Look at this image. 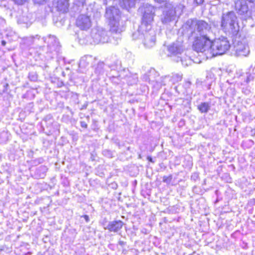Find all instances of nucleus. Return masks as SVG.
<instances>
[{"mask_svg": "<svg viewBox=\"0 0 255 255\" xmlns=\"http://www.w3.org/2000/svg\"><path fill=\"white\" fill-rule=\"evenodd\" d=\"M116 151L109 149H105L102 150V154L104 156L108 158H112L115 157Z\"/></svg>", "mask_w": 255, "mask_h": 255, "instance_id": "nucleus-24", "label": "nucleus"}, {"mask_svg": "<svg viewBox=\"0 0 255 255\" xmlns=\"http://www.w3.org/2000/svg\"><path fill=\"white\" fill-rule=\"evenodd\" d=\"M61 121L63 123L68 124L71 121V117L67 115H63L61 118Z\"/></svg>", "mask_w": 255, "mask_h": 255, "instance_id": "nucleus-38", "label": "nucleus"}, {"mask_svg": "<svg viewBox=\"0 0 255 255\" xmlns=\"http://www.w3.org/2000/svg\"><path fill=\"white\" fill-rule=\"evenodd\" d=\"M48 168L45 165L37 167L31 173L32 177L34 179H43L46 175Z\"/></svg>", "mask_w": 255, "mask_h": 255, "instance_id": "nucleus-17", "label": "nucleus"}, {"mask_svg": "<svg viewBox=\"0 0 255 255\" xmlns=\"http://www.w3.org/2000/svg\"><path fill=\"white\" fill-rule=\"evenodd\" d=\"M53 253L52 250H48L47 251L44 252L43 255H51Z\"/></svg>", "mask_w": 255, "mask_h": 255, "instance_id": "nucleus-51", "label": "nucleus"}, {"mask_svg": "<svg viewBox=\"0 0 255 255\" xmlns=\"http://www.w3.org/2000/svg\"><path fill=\"white\" fill-rule=\"evenodd\" d=\"M195 1L198 4H202L203 1H204V0H195Z\"/></svg>", "mask_w": 255, "mask_h": 255, "instance_id": "nucleus-56", "label": "nucleus"}, {"mask_svg": "<svg viewBox=\"0 0 255 255\" xmlns=\"http://www.w3.org/2000/svg\"><path fill=\"white\" fill-rule=\"evenodd\" d=\"M235 48L236 53L238 56H247L250 53L249 46L245 42L238 41Z\"/></svg>", "mask_w": 255, "mask_h": 255, "instance_id": "nucleus-16", "label": "nucleus"}, {"mask_svg": "<svg viewBox=\"0 0 255 255\" xmlns=\"http://www.w3.org/2000/svg\"><path fill=\"white\" fill-rule=\"evenodd\" d=\"M125 1H128V3L126 4L125 2L123 3L122 5L126 7H132L134 6L135 4V0H124V2Z\"/></svg>", "mask_w": 255, "mask_h": 255, "instance_id": "nucleus-34", "label": "nucleus"}, {"mask_svg": "<svg viewBox=\"0 0 255 255\" xmlns=\"http://www.w3.org/2000/svg\"><path fill=\"white\" fill-rule=\"evenodd\" d=\"M115 144L118 146L119 148H122L125 145L124 143H121L119 140L117 139L115 141Z\"/></svg>", "mask_w": 255, "mask_h": 255, "instance_id": "nucleus-42", "label": "nucleus"}, {"mask_svg": "<svg viewBox=\"0 0 255 255\" xmlns=\"http://www.w3.org/2000/svg\"><path fill=\"white\" fill-rule=\"evenodd\" d=\"M220 72V71L218 70L212 69L210 71L207 72L206 78L208 79H217L220 78L216 76V75L218 74V76H219Z\"/></svg>", "mask_w": 255, "mask_h": 255, "instance_id": "nucleus-22", "label": "nucleus"}, {"mask_svg": "<svg viewBox=\"0 0 255 255\" xmlns=\"http://www.w3.org/2000/svg\"><path fill=\"white\" fill-rule=\"evenodd\" d=\"M212 41L209 36H197L195 40L193 47L197 52H207L211 54Z\"/></svg>", "mask_w": 255, "mask_h": 255, "instance_id": "nucleus-8", "label": "nucleus"}, {"mask_svg": "<svg viewBox=\"0 0 255 255\" xmlns=\"http://www.w3.org/2000/svg\"><path fill=\"white\" fill-rule=\"evenodd\" d=\"M139 9L143 12L141 24L140 26L141 28L142 29L150 28L153 21L154 7L148 3H146L140 7Z\"/></svg>", "mask_w": 255, "mask_h": 255, "instance_id": "nucleus-5", "label": "nucleus"}, {"mask_svg": "<svg viewBox=\"0 0 255 255\" xmlns=\"http://www.w3.org/2000/svg\"><path fill=\"white\" fill-rule=\"evenodd\" d=\"M199 178V173L198 172H194L191 176V179L194 182L196 181Z\"/></svg>", "mask_w": 255, "mask_h": 255, "instance_id": "nucleus-40", "label": "nucleus"}, {"mask_svg": "<svg viewBox=\"0 0 255 255\" xmlns=\"http://www.w3.org/2000/svg\"><path fill=\"white\" fill-rule=\"evenodd\" d=\"M81 218H83L86 223H88L90 222V218L88 215H84L81 216Z\"/></svg>", "mask_w": 255, "mask_h": 255, "instance_id": "nucleus-46", "label": "nucleus"}, {"mask_svg": "<svg viewBox=\"0 0 255 255\" xmlns=\"http://www.w3.org/2000/svg\"><path fill=\"white\" fill-rule=\"evenodd\" d=\"M124 223L121 220H114L109 222L107 230L110 232L118 233L123 228Z\"/></svg>", "mask_w": 255, "mask_h": 255, "instance_id": "nucleus-18", "label": "nucleus"}, {"mask_svg": "<svg viewBox=\"0 0 255 255\" xmlns=\"http://www.w3.org/2000/svg\"><path fill=\"white\" fill-rule=\"evenodd\" d=\"M235 8L239 15L242 18L247 20L249 17L250 10L244 0H237L235 1Z\"/></svg>", "mask_w": 255, "mask_h": 255, "instance_id": "nucleus-10", "label": "nucleus"}, {"mask_svg": "<svg viewBox=\"0 0 255 255\" xmlns=\"http://www.w3.org/2000/svg\"><path fill=\"white\" fill-rule=\"evenodd\" d=\"M183 75L180 73V72H178V73H173L172 74V76H170L169 75H166V76H165L164 77H163V78H172V79H181L183 77Z\"/></svg>", "mask_w": 255, "mask_h": 255, "instance_id": "nucleus-32", "label": "nucleus"}, {"mask_svg": "<svg viewBox=\"0 0 255 255\" xmlns=\"http://www.w3.org/2000/svg\"><path fill=\"white\" fill-rule=\"evenodd\" d=\"M76 24L81 30H86L92 26V22L90 17L86 14L79 15L77 19Z\"/></svg>", "mask_w": 255, "mask_h": 255, "instance_id": "nucleus-12", "label": "nucleus"}, {"mask_svg": "<svg viewBox=\"0 0 255 255\" xmlns=\"http://www.w3.org/2000/svg\"><path fill=\"white\" fill-rule=\"evenodd\" d=\"M109 187L113 189L116 190L118 187V184L114 181L109 184L108 185Z\"/></svg>", "mask_w": 255, "mask_h": 255, "instance_id": "nucleus-41", "label": "nucleus"}, {"mask_svg": "<svg viewBox=\"0 0 255 255\" xmlns=\"http://www.w3.org/2000/svg\"><path fill=\"white\" fill-rule=\"evenodd\" d=\"M106 17L109 20L110 31L118 35L117 39H121V33L125 30V21L122 19L120 10L115 6L106 8Z\"/></svg>", "mask_w": 255, "mask_h": 255, "instance_id": "nucleus-2", "label": "nucleus"}, {"mask_svg": "<svg viewBox=\"0 0 255 255\" xmlns=\"http://www.w3.org/2000/svg\"><path fill=\"white\" fill-rule=\"evenodd\" d=\"M70 5L69 0H53L52 8L59 12L65 13L68 11Z\"/></svg>", "mask_w": 255, "mask_h": 255, "instance_id": "nucleus-13", "label": "nucleus"}, {"mask_svg": "<svg viewBox=\"0 0 255 255\" xmlns=\"http://www.w3.org/2000/svg\"><path fill=\"white\" fill-rule=\"evenodd\" d=\"M149 161L152 162V158L151 157H148L147 158Z\"/></svg>", "mask_w": 255, "mask_h": 255, "instance_id": "nucleus-62", "label": "nucleus"}, {"mask_svg": "<svg viewBox=\"0 0 255 255\" xmlns=\"http://www.w3.org/2000/svg\"><path fill=\"white\" fill-rule=\"evenodd\" d=\"M34 39L35 40L36 39H39L40 38V36H38V35H36L34 37Z\"/></svg>", "mask_w": 255, "mask_h": 255, "instance_id": "nucleus-63", "label": "nucleus"}, {"mask_svg": "<svg viewBox=\"0 0 255 255\" xmlns=\"http://www.w3.org/2000/svg\"><path fill=\"white\" fill-rule=\"evenodd\" d=\"M175 12L173 10V5L171 3H166L163 11L161 21L163 23H168L175 20Z\"/></svg>", "mask_w": 255, "mask_h": 255, "instance_id": "nucleus-11", "label": "nucleus"}, {"mask_svg": "<svg viewBox=\"0 0 255 255\" xmlns=\"http://www.w3.org/2000/svg\"><path fill=\"white\" fill-rule=\"evenodd\" d=\"M155 1H157L159 3H161V2H164L166 0H154Z\"/></svg>", "mask_w": 255, "mask_h": 255, "instance_id": "nucleus-59", "label": "nucleus"}, {"mask_svg": "<svg viewBox=\"0 0 255 255\" xmlns=\"http://www.w3.org/2000/svg\"><path fill=\"white\" fill-rule=\"evenodd\" d=\"M185 124V121L184 119H181L178 123V127L181 128Z\"/></svg>", "mask_w": 255, "mask_h": 255, "instance_id": "nucleus-48", "label": "nucleus"}, {"mask_svg": "<svg viewBox=\"0 0 255 255\" xmlns=\"http://www.w3.org/2000/svg\"><path fill=\"white\" fill-rule=\"evenodd\" d=\"M0 86L2 87V91L3 93L9 94L10 90L9 89V86L7 83L2 82L1 83Z\"/></svg>", "mask_w": 255, "mask_h": 255, "instance_id": "nucleus-33", "label": "nucleus"}, {"mask_svg": "<svg viewBox=\"0 0 255 255\" xmlns=\"http://www.w3.org/2000/svg\"><path fill=\"white\" fill-rule=\"evenodd\" d=\"M118 245L119 246L121 249L122 250V253L124 254H126L127 251V248H128L127 242L122 240H120L118 242Z\"/></svg>", "mask_w": 255, "mask_h": 255, "instance_id": "nucleus-28", "label": "nucleus"}, {"mask_svg": "<svg viewBox=\"0 0 255 255\" xmlns=\"http://www.w3.org/2000/svg\"><path fill=\"white\" fill-rule=\"evenodd\" d=\"M42 40L44 42L47 43L48 47L51 52L57 51L59 49V42L55 36L50 35L47 38L43 37Z\"/></svg>", "mask_w": 255, "mask_h": 255, "instance_id": "nucleus-15", "label": "nucleus"}, {"mask_svg": "<svg viewBox=\"0 0 255 255\" xmlns=\"http://www.w3.org/2000/svg\"><path fill=\"white\" fill-rule=\"evenodd\" d=\"M10 133L6 130H3L0 132V143L6 142L9 138Z\"/></svg>", "mask_w": 255, "mask_h": 255, "instance_id": "nucleus-23", "label": "nucleus"}, {"mask_svg": "<svg viewBox=\"0 0 255 255\" xmlns=\"http://www.w3.org/2000/svg\"><path fill=\"white\" fill-rule=\"evenodd\" d=\"M66 109L67 110H68V111L70 112V113H71V117H72V116L74 115V112H73V111L71 110V109L69 107H68V106L66 107Z\"/></svg>", "mask_w": 255, "mask_h": 255, "instance_id": "nucleus-54", "label": "nucleus"}, {"mask_svg": "<svg viewBox=\"0 0 255 255\" xmlns=\"http://www.w3.org/2000/svg\"><path fill=\"white\" fill-rule=\"evenodd\" d=\"M137 181L136 180H134V181H133L132 182V185L133 186H135L136 185H137Z\"/></svg>", "mask_w": 255, "mask_h": 255, "instance_id": "nucleus-58", "label": "nucleus"}, {"mask_svg": "<svg viewBox=\"0 0 255 255\" xmlns=\"http://www.w3.org/2000/svg\"><path fill=\"white\" fill-rule=\"evenodd\" d=\"M212 105L211 101L204 102L200 103L197 107V110L202 114L207 113L211 109Z\"/></svg>", "mask_w": 255, "mask_h": 255, "instance_id": "nucleus-19", "label": "nucleus"}, {"mask_svg": "<svg viewBox=\"0 0 255 255\" xmlns=\"http://www.w3.org/2000/svg\"><path fill=\"white\" fill-rule=\"evenodd\" d=\"M100 223L105 230H107V227L108 226L109 222L106 218H104L100 221Z\"/></svg>", "mask_w": 255, "mask_h": 255, "instance_id": "nucleus-35", "label": "nucleus"}, {"mask_svg": "<svg viewBox=\"0 0 255 255\" xmlns=\"http://www.w3.org/2000/svg\"><path fill=\"white\" fill-rule=\"evenodd\" d=\"M88 102H86L82 107L81 108H80V110H84V109H87V106H88Z\"/></svg>", "mask_w": 255, "mask_h": 255, "instance_id": "nucleus-52", "label": "nucleus"}, {"mask_svg": "<svg viewBox=\"0 0 255 255\" xmlns=\"http://www.w3.org/2000/svg\"><path fill=\"white\" fill-rule=\"evenodd\" d=\"M86 120H87V122L89 123V121H90V116H87L86 117Z\"/></svg>", "mask_w": 255, "mask_h": 255, "instance_id": "nucleus-61", "label": "nucleus"}, {"mask_svg": "<svg viewBox=\"0 0 255 255\" xmlns=\"http://www.w3.org/2000/svg\"><path fill=\"white\" fill-rule=\"evenodd\" d=\"M124 2L126 4H128V1H124ZM123 3H124V0H119V5H120V6L121 7H122L123 8H125L126 9H128L129 8H130V7H126L124 6L123 5H122Z\"/></svg>", "mask_w": 255, "mask_h": 255, "instance_id": "nucleus-45", "label": "nucleus"}, {"mask_svg": "<svg viewBox=\"0 0 255 255\" xmlns=\"http://www.w3.org/2000/svg\"><path fill=\"white\" fill-rule=\"evenodd\" d=\"M182 42L177 41L170 45L168 47V52L173 55L177 56L178 58L181 55L184 51Z\"/></svg>", "mask_w": 255, "mask_h": 255, "instance_id": "nucleus-14", "label": "nucleus"}, {"mask_svg": "<svg viewBox=\"0 0 255 255\" xmlns=\"http://www.w3.org/2000/svg\"><path fill=\"white\" fill-rule=\"evenodd\" d=\"M248 204L250 205H255V199H253L250 200L248 202Z\"/></svg>", "mask_w": 255, "mask_h": 255, "instance_id": "nucleus-53", "label": "nucleus"}, {"mask_svg": "<svg viewBox=\"0 0 255 255\" xmlns=\"http://www.w3.org/2000/svg\"><path fill=\"white\" fill-rule=\"evenodd\" d=\"M69 103L71 105H76L79 103V95L77 93L71 92L68 94Z\"/></svg>", "mask_w": 255, "mask_h": 255, "instance_id": "nucleus-21", "label": "nucleus"}, {"mask_svg": "<svg viewBox=\"0 0 255 255\" xmlns=\"http://www.w3.org/2000/svg\"><path fill=\"white\" fill-rule=\"evenodd\" d=\"M57 81L59 82V84H58L59 87H61L64 85L62 81Z\"/></svg>", "mask_w": 255, "mask_h": 255, "instance_id": "nucleus-57", "label": "nucleus"}, {"mask_svg": "<svg viewBox=\"0 0 255 255\" xmlns=\"http://www.w3.org/2000/svg\"><path fill=\"white\" fill-rule=\"evenodd\" d=\"M35 3H37L38 4H43L47 0H34Z\"/></svg>", "mask_w": 255, "mask_h": 255, "instance_id": "nucleus-49", "label": "nucleus"}, {"mask_svg": "<svg viewBox=\"0 0 255 255\" xmlns=\"http://www.w3.org/2000/svg\"><path fill=\"white\" fill-rule=\"evenodd\" d=\"M255 144L254 141L252 139H248L243 141L242 143L243 146L245 148H250Z\"/></svg>", "mask_w": 255, "mask_h": 255, "instance_id": "nucleus-31", "label": "nucleus"}, {"mask_svg": "<svg viewBox=\"0 0 255 255\" xmlns=\"http://www.w3.org/2000/svg\"><path fill=\"white\" fill-rule=\"evenodd\" d=\"M189 255H199L198 254H196V253H193V254H190Z\"/></svg>", "mask_w": 255, "mask_h": 255, "instance_id": "nucleus-64", "label": "nucleus"}, {"mask_svg": "<svg viewBox=\"0 0 255 255\" xmlns=\"http://www.w3.org/2000/svg\"><path fill=\"white\" fill-rule=\"evenodd\" d=\"M104 64L103 63L99 64L97 67L95 69V74L97 76H99L101 75H103L104 73L103 70Z\"/></svg>", "mask_w": 255, "mask_h": 255, "instance_id": "nucleus-30", "label": "nucleus"}, {"mask_svg": "<svg viewBox=\"0 0 255 255\" xmlns=\"http://www.w3.org/2000/svg\"><path fill=\"white\" fill-rule=\"evenodd\" d=\"M172 175H169V176H164L163 177V179H162V181L164 182V183H165L167 184H169L170 183V182H171V180H172Z\"/></svg>", "mask_w": 255, "mask_h": 255, "instance_id": "nucleus-37", "label": "nucleus"}, {"mask_svg": "<svg viewBox=\"0 0 255 255\" xmlns=\"http://www.w3.org/2000/svg\"><path fill=\"white\" fill-rule=\"evenodd\" d=\"M109 33H111L113 35V38L116 39L113 42L114 44L118 43V40L117 37L118 35L116 34L112 33L111 31H108L102 28H94L92 29L90 37L92 39V41H90V43L100 44L109 42L111 40L109 36Z\"/></svg>", "mask_w": 255, "mask_h": 255, "instance_id": "nucleus-4", "label": "nucleus"}, {"mask_svg": "<svg viewBox=\"0 0 255 255\" xmlns=\"http://www.w3.org/2000/svg\"><path fill=\"white\" fill-rule=\"evenodd\" d=\"M230 47L229 40L225 37H221L212 41L211 54L215 56L222 55L228 51Z\"/></svg>", "mask_w": 255, "mask_h": 255, "instance_id": "nucleus-7", "label": "nucleus"}, {"mask_svg": "<svg viewBox=\"0 0 255 255\" xmlns=\"http://www.w3.org/2000/svg\"><path fill=\"white\" fill-rule=\"evenodd\" d=\"M1 44H2V45H3V46H5V44H6V42H5L4 40H2V41H1Z\"/></svg>", "mask_w": 255, "mask_h": 255, "instance_id": "nucleus-60", "label": "nucleus"}, {"mask_svg": "<svg viewBox=\"0 0 255 255\" xmlns=\"http://www.w3.org/2000/svg\"><path fill=\"white\" fill-rule=\"evenodd\" d=\"M150 28L142 29L139 26V30L132 34L133 39H139L142 40L144 46L148 48H150L155 45L156 32Z\"/></svg>", "mask_w": 255, "mask_h": 255, "instance_id": "nucleus-3", "label": "nucleus"}, {"mask_svg": "<svg viewBox=\"0 0 255 255\" xmlns=\"http://www.w3.org/2000/svg\"><path fill=\"white\" fill-rule=\"evenodd\" d=\"M87 122L86 121H80V126L82 128H88V124H87Z\"/></svg>", "mask_w": 255, "mask_h": 255, "instance_id": "nucleus-43", "label": "nucleus"}, {"mask_svg": "<svg viewBox=\"0 0 255 255\" xmlns=\"http://www.w3.org/2000/svg\"><path fill=\"white\" fill-rule=\"evenodd\" d=\"M79 71L81 73L87 72V68L89 66V62L87 57H83L81 59L79 64Z\"/></svg>", "mask_w": 255, "mask_h": 255, "instance_id": "nucleus-20", "label": "nucleus"}, {"mask_svg": "<svg viewBox=\"0 0 255 255\" xmlns=\"http://www.w3.org/2000/svg\"><path fill=\"white\" fill-rule=\"evenodd\" d=\"M15 3L18 4H22L26 2L27 0H12Z\"/></svg>", "mask_w": 255, "mask_h": 255, "instance_id": "nucleus-47", "label": "nucleus"}, {"mask_svg": "<svg viewBox=\"0 0 255 255\" xmlns=\"http://www.w3.org/2000/svg\"><path fill=\"white\" fill-rule=\"evenodd\" d=\"M184 8V6L182 4L177 5L175 7L173 6V10L175 12V16L176 17L177 16H179L181 14Z\"/></svg>", "mask_w": 255, "mask_h": 255, "instance_id": "nucleus-26", "label": "nucleus"}, {"mask_svg": "<svg viewBox=\"0 0 255 255\" xmlns=\"http://www.w3.org/2000/svg\"><path fill=\"white\" fill-rule=\"evenodd\" d=\"M245 26L244 21L239 22L235 12L233 11L222 14L221 27L226 33L236 35Z\"/></svg>", "mask_w": 255, "mask_h": 255, "instance_id": "nucleus-1", "label": "nucleus"}, {"mask_svg": "<svg viewBox=\"0 0 255 255\" xmlns=\"http://www.w3.org/2000/svg\"><path fill=\"white\" fill-rule=\"evenodd\" d=\"M42 130L47 135H50L55 132L58 129V124L54 122L51 115H46L41 122Z\"/></svg>", "mask_w": 255, "mask_h": 255, "instance_id": "nucleus-9", "label": "nucleus"}, {"mask_svg": "<svg viewBox=\"0 0 255 255\" xmlns=\"http://www.w3.org/2000/svg\"><path fill=\"white\" fill-rule=\"evenodd\" d=\"M247 20L253 21L254 22L253 23L251 21L250 22L251 26H255V7H253L250 10L249 17Z\"/></svg>", "mask_w": 255, "mask_h": 255, "instance_id": "nucleus-25", "label": "nucleus"}, {"mask_svg": "<svg viewBox=\"0 0 255 255\" xmlns=\"http://www.w3.org/2000/svg\"><path fill=\"white\" fill-rule=\"evenodd\" d=\"M253 73L252 74H249V73H246V77L247 78L246 80H254L255 79V69H254L253 70Z\"/></svg>", "mask_w": 255, "mask_h": 255, "instance_id": "nucleus-39", "label": "nucleus"}, {"mask_svg": "<svg viewBox=\"0 0 255 255\" xmlns=\"http://www.w3.org/2000/svg\"><path fill=\"white\" fill-rule=\"evenodd\" d=\"M33 106L34 105L33 103H28L25 108V111L28 112L29 113L33 112Z\"/></svg>", "mask_w": 255, "mask_h": 255, "instance_id": "nucleus-36", "label": "nucleus"}, {"mask_svg": "<svg viewBox=\"0 0 255 255\" xmlns=\"http://www.w3.org/2000/svg\"><path fill=\"white\" fill-rule=\"evenodd\" d=\"M179 58H180V60L182 64L184 66H187L190 65L192 63L191 59L190 58V57L187 56H185L184 57L180 56Z\"/></svg>", "mask_w": 255, "mask_h": 255, "instance_id": "nucleus-27", "label": "nucleus"}, {"mask_svg": "<svg viewBox=\"0 0 255 255\" xmlns=\"http://www.w3.org/2000/svg\"><path fill=\"white\" fill-rule=\"evenodd\" d=\"M189 27V30L192 34H198L200 36H209L208 33L210 32L211 26L204 20H191Z\"/></svg>", "mask_w": 255, "mask_h": 255, "instance_id": "nucleus-6", "label": "nucleus"}, {"mask_svg": "<svg viewBox=\"0 0 255 255\" xmlns=\"http://www.w3.org/2000/svg\"><path fill=\"white\" fill-rule=\"evenodd\" d=\"M62 184L65 187H68L70 185L69 182V181L68 180V179L66 178L63 179V180L62 181Z\"/></svg>", "mask_w": 255, "mask_h": 255, "instance_id": "nucleus-44", "label": "nucleus"}, {"mask_svg": "<svg viewBox=\"0 0 255 255\" xmlns=\"http://www.w3.org/2000/svg\"><path fill=\"white\" fill-rule=\"evenodd\" d=\"M140 231L142 234H143L145 235H147V234H149L148 230L145 228H142Z\"/></svg>", "mask_w": 255, "mask_h": 255, "instance_id": "nucleus-50", "label": "nucleus"}, {"mask_svg": "<svg viewBox=\"0 0 255 255\" xmlns=\"http://www.w3.org/2000/svg\"><path fill=\"white\" fill-rule=\"evenodd\" d=\"M250 133H251V136H255V129H252L251 130Z\"/></svg>", "mask_w": 255, "mask_h": 255, "instance_id": "nucleus-55", "label": "nucleus"}, {"mask_svg": "<svg viewBox=\"0 0 255 255\" xmlns=\"http://www.w3.org/2000/svg\"><path fill=\"white\" fill-rule=\"evenodd\" d=\"M44 159L43 157H38L37 158H35L33 159H32L30 161V164L32 166H36L40 164H42L44 162Z\"/></svg>", "mask_w": 255, "mask_h": 255, "instance_id": "nucleus-29", "label": "nucleus"}]
</instances>
